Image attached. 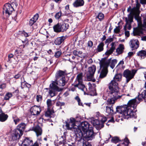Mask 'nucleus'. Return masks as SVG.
Here are the masks:
<instances>
[{"mask_svg": "<svg viewBox=\"0 0 146 146\" xmlns=\"http://www.w3.org/2000/svg\"><path fill=\"white\" fill-rule=\"evenodd\" d=\"M14 10V9L11 5L9 3H6L4 6L3 8V14H5L8 17Z\"/></svg>", "mask_w": 146, "mask_h": 146, "instance_id": "9b49d317", "label": "nucleus"}, {"mask_svg": "<svg viewBox=\"0 0 146 146\" xmlns=\"http://www.w3.org/2000/svg\"><path fill=\"white\" fill-rule=\"evenodd\" d=\"M75 99L78 102L80 101V99L78 96H76L75 98Z\"/></svg>", "mask_w": 146, "mask_h": 146, "instance_id": "774afa93", "label": "nucleus"}, {"mask_svg": "<svg viewBox=\"0 0 146 146\" xmlns=\"http://www.w3.org/2000/svg\"><path fill=\"white\" fill-rule=\"evenodd\" d=\"M21 35L22 36H24L25 38L28 37L29 36V35L28 33L23 31L21 34ZM27 40V39L26 38H25V41Z\"/></svg>", "mask_w": 146, "mask_h": 146, "instance_id": "a18cd8bd", "label": "nucleus"}, {"mask_svg": "<svg viewBox=\"0 0 146 146\" xmlns=\"http://www.w3.org/2000/svg\"><path fill=\"white\" fill-rule=\"evenodd\" d=\"M76 87H77L75 86V84H74V86L71 87L70 88V90L72 91H74L76 89Z\"/></svg>", "mask_w": 146, "mask_h": 146, "instance_id": "052dcab7", "label": "nucleus"}, {"mask_svg": "<svg viewBox=\"0 0 146 146\" xmlns=\"http://www.w3.org/2000/svg\"><path fill=\"white\" fill-rule=\"evenodd\" d=\"M129 45L132 50L137 49L139 46V42L137 39H132L130 40Z\"/></svg>", "mask_w": 146, "mask_h": 146, "instance_id": "dca6fc26", "label": "nucleus"}, {"mask_svg": "<svg viewBox=\"0 0 146 146\" xmlns=\"http://www.w3.org/2000/svg\"><path fill=\"white\" fill-rule=\"evenodd\" d=\"M36 99L38 102L41 101L42 100V96L40 95H37L36 96Z\"/></svg>", "mask_w": 146, "mask_h": 146, "instance_id": "49530a36", "label": "nucleus"}, {"mask_svg": "<svg viewBox=\"0 0 146 146\" xmlns=\"http://www.w3.org/2000/svg\"><path fill=\"white\" fill-rule=\"evenodd\" d=\"M6 86V85L5 84H3L0 85V88L2 89L5 88Z\"/></svg>", "mask_w": 146, "mask_h": 146, "instance_id": "e2e57ef3", "label": "nucleus"}, {"mask_svg": "<svg viewBox=\"0 0 146 146\" xmlns=\"http://www.w3.org/2000/svg\"><path fill=\"white\" fill-rule=\"evenodd\" d=\"M134 53L133 52H129L128 54V57H131L134 55Z\"/></svg>", "mask_w": 146, "mask_h": 146, "instance_id": "0e129e2a", "label": "nucleus"}, {"mask_svg": "<svg viewBox=\"0 0 146 146\" xmlns=\"http://www.w3.org/2000/svg\"><path fill=\"white\" fill-rule=\"evenodd\" d=\"M113 39L112 38H107L106 39V40L105 41V43L106 44L108 43L111 42L112 41H113Z\"/></svg>", "mask_w": 146, "mask_h": 146, "instance_id": "8fccbe9b", "label": "nucleus"}, {"mask_svg": "<svg viewBox=\"0 0 146 146\" xmlns=\"http://www.w3.org/2000/svg\"><path fill=\"white\" fill-rule=\"evenodd\" d=\"M144 29L141 27L135 28L133 31V34L134 36H141L143 33Z\"/></svg>", "mask_w": 146, "mask_h": 146, "instance_id": "a211bd4d", "label": "nucleus"}, {"mask_svg": "<svg viewBox=\"0 0 146 146\" xmlns=\"http://www.w3.org/2000/svg\"><path fill=\"white\" fill-rule=\"evenodd\" d=\"M93 45V42L91 40H89L88 43V46L90 47H91Z\"/></svg>", "mask_w": 146, "mask_h": 146, "instance_id": "5fc2aeb1", "label": "nucleus"}, {"mask_svg": "<svg viewBox=\"0 0 146 146\" xmlns=\"http://www.w3.org/2000/svg\"><path fill=\"white\" fill-rule=\"evenodd\" d=\"M13 120L15 123V124H17V123L19 122L20 120L18 117L14 118L13 117Z\"/></svg>", "mask_w": 146, "mask_h": 146, "instance_id": "4d7b16f0", "label": "nucleus"}, {"mask_svg": "<svg viewBox=\"0 0 146 146\" xmlns=\"http://www.w3.org/2000/svg\"><path fill=\"white\" fill-rule=\"evenodd\" d=\"M104 14L102 12L98 13L97 16L96 18L98 19L99 21H101L103 20L104 19Z\"/></svg>", "mask_w": 146, "mask_h": 146, "instance_id": "72a5a7b5", "label": "nucleus"}, {"mask_svg": "<svg viewBox=\"0 0 146 146\" xmlns=\"http://www.w3.org/2000/svg\"><path fill=\"white\" fill-rule=\"evenodd\" d=\"M60 23L62 31V32H64V31H66L69 27V25L68 23H65L64 22Z\"/></svg>", "mask_w": 146, "mask_h": 146, "instance_id": "c756f323", "label": "nucleus"}, {"mask_svg": "<svg viewBox=\"0 0 146 146\" xmlns=\"http://www.w3.org/2000/svg\"><path fill=\"white\" fill-rule=\"evenodd\" d=\"M62 52L61 51H58L55 53L54 56L56 58H58L60 56Z\"/></svg>", "mask_w": 146, "mask_h": 146, "instance_id": "09e8293b", "label": "nucleus"}, {"mask_svg": "<svg viewBox=\"0 0 146 146\" xmlns=\"http://www.w3.org/2000/svg\"><path fill=\"white\" fill-rule=\"evenodd\" d=\"M107 120V118L106 117H104L102 118L101 119V123H103L104 124V123Z\"/></svg>", "mask_w": 146, "mask_h": 146, "instance_id": "13d9d810", "label": "nucleus"}, {"mask_svg": "<svg viewBox=\"0 0 146 146\" xmlns=\"http://www.w3.org/2000/svg\"><path fill=\"white\" fill-rule=\"evenodd\" d=\"M7 114H5L4 113H1L0 114V121L1 122L5 121L8 117Z\"/></svg>", "mask_w": 146, "mask_h": 146, "instance_id": "2f4dec72", "label": "nucleus"}, {"mask_svg": "<svg viewBox=\"0 0 146 146\" xmlns=\"http://www.w3.org/2000/svg\"><path fill=\"white\" fill-rule=\"evenodd\" d=\"M121 78L122 75L121 74H116L115 76L113 78V79L111 81V82L109 84L111 83L112 81H113L117 83V84L116 86L118 87V83H117V82L121 81Z\"/></svg>", "mask_w": 146, "mask_h": 146, "instance_id": "bb28decb", "label": "nucleus"}, {"mask_svg": "<svg viewBox=\"0 0 146 146\" xmlns=\"http://www.w3.org/2000/svg\"><path fill=\"white\" fill-rule=\"evenodd\" d=\"M19 146H38L37 142H36L33 144V140L28 138H25L23 141H21L19 142Z\"/></svg>", "mask_w": 146, "mask_h": 146, "instance_id": "9d476101", "label": "nucleus"}, {"mask_svg": "<svg viewBox=\"0 0 146 146\" xmlns=\"http://www.w3.org/2000/svg\"><path fill=\"white\" fill-rule=\"evenodd\" d=\"M140 101L138 99V97L130 100L128 102L127 105L117 106L116 108V112L121 114V117L124 119L136 118L135 113L133 110L136 108L137 104Z\"/></svg>", "mask_w": 146, "mask_h": 146, "instance_id": "f257e3e1", "label": "nucleus"}, {"mask_svg": "<svg viewBox=\"0 0 146 146\" xmlns=\"http://www.w3.org/2000/svg\"><path fill=\"white\" fill-rule=\"evenodd\" d=\"M91 123L98 130H100L104 126V125L103 123H101L99 120L97 119H93L92 120Z\"/></svg>", "mask_w": 146, "mask_h": 146, "instance_id": "f3484780", "label": "nucleus"}, {"mask_svg": "<svg viewBox=\"0 0 146 146\" xmlns=\"http://www.w3.org/2000/svg\"><path fill=\"white\" fill-rule=\"evenodd\" d=\"M117 62L116 59L111 60L110 59L108 60H102L100 62V69L101 71L100 72V78H103L105 77L107 74L108 68L110 65L112 69H113Z\"/></svg>", "mask_w": 146, "mask_h": 146, "instance_id": "7ed1b4c3", "label": "nucleus"}, {"mask_svg": "<svg viewBox=\"0 0 146 146\" xmlns=\"http://www.w3.org/2000/svg\"><path fill=\"white\" fill-rule=\"evenodd\" d=\"M140 2L142 5L146 4V0H140Z\"/></svg>", "mask_w": 146, "mask_h": 146, "instance_id": "680f3d73", "label": "nucleus"}, {"mask_svg": "<svg viewBox=\"0 0 146 146\" xmlns=\"http://www.w3.org/2000/svg\"><path fill=\"white\" fill-rule=\"evenodd\" d=\"M136 4L135 7L132 8V11L135 12V13L139 15L140 13L139 9L141 7V5L139 3V1H135Z\"/></svg>", "mask_w": 146, "mask_h": 146, "instance_id": "412c9836", "label": "nucleus"}, {"mask_svg": "<svg viewBox=\"0 0 146 146\" xmlns=\"http://www.w3.org/2000/svg\"><path fill=\"white\" fill-rule=\"evenodd\" d=\"M120 29L119 26L116 27L115 28L114 30V32L116 33H119L120 31Z\"/></svg>", "mask_w": 146, "mask_h": 146, "instance_id": "de8ad7c7", "label": "nucleus"}, {"mask_svg": "<svg viewBox=\"0 0 146 146\" xmlns=\"http://www.w3.org/2000/svg\"><path fill=\"white\" fill-rule=\"evenodd\" d=\"M143 99L146 102V90H143L138 96V99L139 101H141Z\"/></svg>", "mask_w": 146, "mask_h": 146, "instance_id": "a878e982", "label": "nucleus"}, {"mask_svg": "<svg viewBox=\"0 0 146 146\" xmlns=\"http://www.w3.org/2000/svg\"><path fill=\"white\" fill-rule=\"evenodd\" d=\"M124 49V45L122 44H120L119 45L118 47L116 49V52L117 55H118L122 54Z\"/></svg>", "mask_w": 146, "mask_h": 146, "instance_id": "393cba45", "label": "nucleus"}, {"mask_svg": "<svg viewBox=\"0 0 146 146\" xmlns=\"http://www.w3.org/2000/svg\"><path fill=\"white\" fill-rule=\"evenodd\" d=\"M56 83L55 81H52L51 84L50 85V88L48 92L49 94L51 97H52L56 95V92H60L62 90V89L58 86H56Z\"/></svg>", "mask_w": 146, "mask_h": 146, "instance_id": "6e6552de", "label": "nucleus"}, {"mask_svg": "<svg viewBox=\"0 0 146 146\" xmlns=\"http://www.w3.org/2000/svg\"><path fill=\"white\" fill-rule=\"evenodd\" d=\"M76 119L72 117L70 118L69 119L66 121V126L68 129L71 130L72 128H77L76 125Z\"/></svg>", "mask_w": 146, "mask_h": 146, "instance_id": "f8f14e48", "label": "nucleus"}, {"mask_svg": "<svg viewBox=\"0 0 146 146\" xmlns=\"http://www.w3.org/2000/svg\"><path fill=\"white\" fill-rule=\"evenodd\" d=\"M94 133L93 131V127H90L89 129L82 132V136L80 137H76V139L78 141H83L84 140L88 141L92 140L94 137Z\"/></svg>", "mask_w": 146, "mask_h": 146, "instance_id": "423d86ee", "label": "nucleus"}, {"mask_svg": "<svg viewBox=\"0 0 146 146\" xmlns=\"http://www.w3.org/2000/svg\"><path fill=\"white\" fill-rule=\"evenodd\" d=\"M106 115H107L114 114L115 113L113 111V107L112 106L111 107L106 106Z\"/></svg>", "mask_w": 146, "mask_h": 146, "instance_id": "cd10ccee", "label": "nucleus"}, {"mask_svg": "<svg viewBox=\"0 0 146 146\" xmlns=\"http://www.w3.org/2000/svg\"><path fill=\"white\" fill-rule=\"evenodd\" d=\"M22 80V78H21ZM28 84V83L24 80L23 82L21 80V87L23 89L25 87H27V84Z\"/></svg>", "mask_w": 146, "mask_h": 146, "instance_id": "a19ab883", "label": "nucleus"}, {"mask_svg": "<svg viewBox=\"0 0 146 146\" xmlns=\"http://www.w3.org/2000/svg\"><path fill=\"white\" fill-rule=\"evenodd\" d=\"M93 62V60L92 58H90L87 61V63L89 64H91Z\"/></svg>", "mask_w": 146, "mask_h": 146, "instance_id": "69168bd1", "label": "nucleus"}, {"mask_svg": "<svg viewBox=\"0 0 146 146\" xmlns=\"http://www.w3.org/2000/svg\"><path fill=\"white\" fill-rule=\"evenodd\" d=\"M33 131L35 132L36 135L38 137L41 135L42 133V128L38 125L36 126L33 128Z\"/></svg>", "mask_w": 146, "mask_h": 146, "instance_id": "4be33fe9", "label": "nucleus"}, {"mask_svg": "<svg viewBox=\"0 0 146 146\" xmlns=\"http://www.w3.org/2000/svg\"><path fill=\"white\" fill-rule=\"evenodd\" d=\"M117 84L116 83L112 81L109 85L110 90L109 96L111 98L108 100V102L109 104H114L115 101L120 98L122 96V95L120 93L119 87L116 86Z\"/></svg>", "mask_w": 146, "mask_h": 146, "instance_id": "f03ea898", "label": "nucleus"}, {"mask_svg": "<svg viewBox=\"0 0 146 146\" xmlns=\"http://www.w3.org/2000/svg\"><path fill=\"white\" fill-rule=\"evenodd\" d=\"M25 126V124L23 123L19 124L17 128L13 131L9 137V140L13 141L19 139L23 135Z\"/></svg>", "mask_w": 146, "mask_h": 146, "instance_id": "20e7f679", "label": "nucleus"}, {"mask_svg": "<svg viewBox=\"0 0 146 146\" xmlns=\"http://www.w3.org/2000/svg\"><path fill=\"white\" fill-rule=\"evenodd\" d=\"M21 76V75L19 73H18L16 75H15L14 76V78H15L16 79H17L19 78Z\"/></svg>", "mask_w": 146, "mask_h": 146, "instance_id": "bf43d9fd", "label": "nucleus"}, {"mask_svg": "<svg viewBox=\"0 0 146 146\" xmlns=\"http://www.w3.org/2000/svg\"><path fill=\"white\" fill-rule=\"evenodd\" d=\"M84 4L83 0H76L73 3V5L75 7H78L83 6Z\"/></svg>", "mask_w": 146, "mask_h": 146, "instance_id": "b1692460", "label": "nucleus"}, {"mask_svg": "<svg viewBox=\"0 0 146 146\" xmlns=\"http://www.w3.org/2000/svg\"><path fill=\"white\" fill-rule=\"evenodd\" d=\"M77 128L76 129L75 133L76 137H80L82 136V132H85L92 127L87 121H84L82 122L78 126H76Z\"/></svg>", "mask_w": 146, "mask_h": 146, "instance_id": "39448f33", "label": "nucleus"}, {"mask_svg": "<svg viewBox=\"0 0 146 146\" xmlns=\"http://www.w3.org/2000/svg\"><path fill=\"white\" fill-rule=\"evenodd\" d=\"M66 74V71H63L60 70L58 71L56 74V80H58L59 78L62 77H64V76Z\"/></svg>", "mask_w": 146, "mask_h": 146, "instance_id": "5701e85b", "label": "nucleus"}, {"mask_svg": "<svg viewBox=\"0 0 146 146\" xmlns=\"http://www.w3.org/2000/svg\"><path fill=\"white\" fill-rule=\"evenodd\" d=\"M121 141L119 139V137H112L111 141L112 142L116 143Z\"/></svg>", "mask_w": 146, "mask_h": 146, "instance_id": "f704fd0d", "label": "nucleus"}, {"mask_svg": "<svg viewBox=\"0 0 146 146\" xmlns=\"http://www.w3.org/2000/svg\"><path fill=\"white\" fill-rule=\"evenodd\" d=\"M96 69V66L94 65H92L88 68V71L86 73V76L88 79H91L93 78Z\"/></svg>", "mask_w": 146, "mask_h": 146, "instance_id": "ddd939ff", "label": "nucleus"}, {"mask_svg": "<svg viewBox=\"0 0 146 146\" xmlns=\"http://www.w3.org/2000/svg\"><path fill=\"white\" fill-rule=\"evenodd\" d=\"M111 49L113 50L115 49V45L114 42H112L111 44V47L110 48Z\"/></svg>", "mask_w": 146, "mask_h": 146, "instance_id": "6e6d98bb", "label": "nucleus"}, {"mask_svg": "<svg viewBox=\"0 0 146 146\" xmlns=\"http://www.w3.org/2000/svg\"><path fill=\"white\" fill-rule=\"evenodd\" d=\"M36 21L33 19V18H32L29 21V25L30 26H32Z\"/></svg>", "mask_w": 146, "mask_h": 146, "instance_id": "3c124183", "label": "nucleus"}, {"mask_svg": "<svg viewBox=\"0 0 146 146\" xmlns=\"http://www.w3.org/2000/svg\"><path fill=\"white\" fill-rule=\"evenodd\" d=\"M124 141L127 144H128L129 143V141L128 139L126 137L124 139Z\"/></svg>", "mask_w": 146, "mask_h": 146, "instance_id": "338daca9", "label": "nucleus"}, {"mask_svg": "<svg viewBox=\"0 0 146 146\" xmlns=\"http://www.w3.org/2000/svg\"><path fill=\"white\" fill-rule=\"evenodd\" d=\"M82 75V73H80L78 74L75 82V86L77 87L79 89L83 92L84 94H88L87 89L83 83Z\"/></svg>", "mask_w": 146, "mask_h": 146, "instance_id": "0eeeda50", "label": "nucleus"}, {"mask_svg": "<svg viewBox=\"0 0 146 146\" xmlns=\"http://www.w3.org/2000/svg\"><path fill=\"white\" fill-rule=\"evenodd\" d=\"M62 13L61 11L57 13L55 15V17L56 19H59L62 15Z\"/></svg>", "mask_w": 146, "mask_h": 146, "instance_id": "ea45409f", "label": "nucleus"}, {"mask_svg": "<svg viewBox=\"0 0 146 146\" xmlns=\"http://www.w3.org/2000/svg\"><path fill=\"white\" fill-rule=\"evenodd\" d=\"M53 113L52 111L48 109L45 112V115L46 117H50L51 115Z\"/></svg>", "mask_w": 146, "mask_h": 146, "instance_id": "c9c22d12", "label": "nucleus"}, {"mask_svg": "<svg viewBox=\"0 0 146 146\" xmlns=\"http://www.w3.org/2000/svg\"><path fill=\"white\" fill-rule=\"evenodd\" d=\"M12 96V94L11 93H7L5 96L4 99L5 100H8L9 98Z\"/></svg>", "mask_w": 146, "mask_h": 146, "instance_id": "4c0bfd02", "label": "nucleus"}, {"mask_svg": "<svg viewBox=\"0 0 146 146\" xmlns=\"http://www.w3.org/2000/svg\"><path fill=\"white\" fill-rule=\"evenodd\" d=\"M65 37L64 36L57 38L54 40V43L56 45H59L64 42Z\"/></svg>", "mask_w": 146, "mask_h": 146, "instance_id": "aec40b11", "label": "nucleus"}, {"mask_svg": "<svg viewBox=\"0 0 146 146\" xmlns=\"http://www.w3.org/2000/svg\"><path fill=\"white\" fill-rule=\"evenodd\" d=\"M39 15L38 14L36 13L35 15H34L33 17L32 18L34 19V20L36 22V20L38 19V18Z\"/></svg>", "mask_w": 146, "mask_h": 146, "instance_id": "864d4df0", "label": "nucleus"}, {"mask_svg": "<svg viewBox=\"0 0 146 146\" xmlns=\"http://www.w3.org/2000/svg\"><path fill=\"white\" fill-rule=\"evenodd\" d=\"M47 106L48 107H51L52 105V101L50 99H47L46 102Z\"/></svg>", "mask_w": 146, "mask_h": 146, "instance_id": "c03bdc74", "label": "nucleus"}, {"mask_svg": "<svg viewBox=\"0 0 146 146\" xmlns=\"http://www.w3.org/2000/svg\"><path fill=\"white\" fill-rule=\"evenodd\" d=\"M30 111L32 115H38L41 111V108L40 106H34L31 108Z\"/></svg>", "mask_w": 146, "mask_h": 146, "instance_id": "2eb2a0df", "label": "nucleus"}, {"mask_svg": "<svg viewBox=\"0 0 146 146\" xmlns=\"http://www.w3.org/2000/svg\"><path fill=\"white\" fill-rule=\"evenodd\" d=\"M137 70L132 69L131 71L128 69H126L124 71L123 76L126 78L127 83L129 82L134 77Z\"/></svg>", "mask_w": 146, "mask_h": 146, "instance_id": "1a4fd4ad", "label": "nucleus"}, {"mask_svg": "<svg viewBox=\"0 0 146 146\" xmlns=\"http://www.w3.org/2000/svg\"><path fill=\"white\" fill-rule=\"evenodd\" d=\"M14 57V55L12 54H10L8 55V61L10 62H11L12 61V58H13Z\"/></svg>", "mask_w": 146, "mask_h": 146, "instance_id": "37998d69", "label": "nucleus"}, {"mask_svg": "<svg viewBox=\"0 0 146 146\" xmlns=\"http://www.w3.org/2000/svg\"><path fill=\"white\" fill-rule=\"evenodd\" d=\"M137 55L141 59H144L146 56V51L142 50L139 51L137 54Z\"/></svg>", "mask_w": 146, "mask_h": 146, "instance_id": "c85d7f7f", "label": "nucleus"}, {"mask_svg": "<svg viewBox=\"0 0 146 146\" xmlns=\"http://www.w3.org/2000/svg\"><path fill=\"white\" fill-rule=\"evenodd\" d=\"M82 52V51H77L76 50H74L73 52V53L76 56L78 57H80V56H81V54Z\"/></svg>", "mask_w": 146, "mask_h": 146, "instance_id": "e433bc0d", "label": "nucleus"}, {"mask_svg": "<svg viewBox=\"0 0 146 146\" xmlns=\"http://www.w3.org/2000/svg\"><path fill=\"white\" fill-rule=\"evenodd\" d=\"M54 31L56 33H59L62 31L60 23H58L53 27Z\"/></svg>", "mask_w": 146, "mask_h": 146, "instance_id": "7c9ffc66", "label": "nucleus"}, {"mask_svg": "<svg viewBox=\"0 0 146 146\" xmlns=\"http://www.w3.org/2000/svg\"><path fill=\"white\" fill-rule=\"evenodd\" d=\"M104 43L103 42H101L98 46L96 50L98 52H100L104 50Z\"/></svg>", "mask_w": 146, "mask_h": 146, "instance_id": "473e14b6", "label": "nucleus"}, {"mask_svg": "<svg viewBox=\"0 0 146 146\" xmlns=\"http://www.w3.org/2000/svg\"><path fill=\"white\" fill-rule=\"evenodd\" d=\"M114 50L111 49V48L107 50L105 53V55L108 56L110 55L111 54Z\"/></svg>", "mask_w": 146, "mask_h": 146, "instance_id": "79ce46f5", "label": "nucleus"}, {"mask_svg": "<svg viewBox=\"0 0 146 146\" xmlns=\"http://www.w3.org/2000/svg\"><path fill=\"white\" fill-rule=\"evenodd\" d=\"M81 143L82 144L83 146H92L91 144L87 141L84 140L83 141H80Z\"/></svg>", "mask_w": 146, "mask_h": 146, "instance_id": "58836bf2", "label": "nucleus"}, {"mask_svg": "<svg viewBox=\"0 0 146 146\" xmlns=\"http://www.w3.org/2000/svg\"><path fill=\"white\" fill-rule=\"evenodd\" d=\"M57 80V82H55L56 84V86H63L67 83L65 77H62L61 78H59L58 80Z\"/></svg>", "mask_w": 146, "mask_h": 146, "instance_id": "6ab92c4d", "label": "nucleus"}, {"mask_svg": "<svg viewBox=\"0 0 146 146\" xmlns=\"http://www.w3.org/2000/svg\"><path fill=\"white\" fill-rule=\"evenodd\" d=\"M135 16V19L138 21H139L140 18L139 17V15L135 13V12L132 11L131 12H130V13L128 15V19H127V18H126V24H127L128 22L131 23L133 21V19L134 16Z\"/></svg>", "mask_w": 146, "mask_h": 146, "instance_id": "4468645a", "label": "nucleus"}, {"mask_svg": "<svg viewBox=\"0 0 146 146\" xmlns=\"http://www.w3.org/2000/svg\"><path fill=\"white\" fill-rule=\"evenodd\" d=\"M124 30L125 31V36L127 37H128L129 36V32L128 31H126V29L125 26L124 27Z\"/></svg>", "mask_w": 146, "mask_h": 146, "instance_id": "603ef678", "label": "nucleus"}]
</instances>
